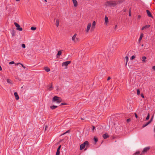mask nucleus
Instances as JSON below:
<instances>
[{"mask_svg": "<svg viewBox=\"0 0 155 155\" xmlns=\"http://www.w3.org/2000/svg\"><path fill=\"white\" fill-rule=\"evenodd\" d=\"M129 15L130 17L131 16V10L130 9H129Z\"/></svg>", "mask_w": 155, "mask_h": 155, "instance_id": "obj_28", "label": "nucleus"}, {"mask_svg": "<svg viewBox=\"0 0 155 155\" xmlns=\"http://www.w3.org/2000/svg\"><path fill=\"white\" fill-rule=\"evenodd\" d=\"M21 64V65L22 67H23L24 68H25V67L22 64Z\"/></svg>", "mask_w": 155, "mask_h": 155, "instance_id": "obj_44", "label": "nucleus"}, {"mask_svg": "<svg viewBox=\"0 0 155 155\" xmlns=\"http://www.w3.org/2000/svg\"><path fill=\"white\" fill-rule=\"evenodd\" d=\"M150 148V147H145L143 149L142 151V152L143 153H145L147 152L148 150Z\"/></svg>", "mask_w": 155, "mask_h": 155, "instance_id": "obj_11", "label": "nucleus"}, {"mask_svg": "<svg viewBox=\"0 0 155 155\" xmlns=\"http://www.w3.org/2000/svg\"><path fill=\"white\" fill-rule=\"evenodd\" d=\"M143 46V44H142V45H141V46H142V47Z\"/></svg>", "mask_w": 155, "mask_h": 155, "instance_id": "obj_56", "label": "nucleus"}, {"mask_svg": "<svg viewBox=\"0 0 155 155\" xmlns=\"http://www.w3.org/2000/svg\"><path fill=\"white\" fill-rule=\"evenodd\" d=\"M143 33H141L140 34V38H139V41H141V40H142V38L143 37Z\"/></svg>", "mask_w": 155, "mask_h": 155, "instance_id": "obj_19", "label": "nucleus"}, {"mask_svg": "<svg viewBox=\"0 0 155 155\" xmlns=\"http://www.w3.org/2000/svg\"><path fill=\"white\" fill-rule=\"evenodd\" d=\"M59 21L58 19H57L56 20V25L57 27H58L59 25Z\"/></svg>", "mask_w": 155, "mask_h": 155, "instance_id": "obj_22", "label": "nucleus"}, {"mask_svg": "<svg viewBox=\"0 0 155 155\" xmlns=\"http://www.w3.org/2000/svg\"><path fill=\"white\" fill-rule=\"evenodd\" d=\"M135 58V57L134 55H133L131 56V60H133V59H134V58Z\"/></svg>", "mask_w": 155, "mask_h": 155, "instance_id": "obj_34", "label": "nucleus"}, {"mask_svg": "<svg viewBox=\"0 0 155 155\" xmlns=\"http://www.w3.org/2000/svg\"><path fill=\"white\" fill-rule=\"evenodd\" d=\"M152 69L154 71H155V66H153Z\"/></svg>", "mask_w": 155, "mask_h": 155, "instance_id": "obj_41", "label": "nucleus"}, {"mask_svg": "<svg viewBox=\"0 0 155 155\" xmlns=\"http://www.w3.org/2000/svg\"><path fill=\"white\" fill-rule=\"evenodd\" d=\"M146 12H147V15H148V16L149 17H152V18L153 17V16L152 15V14L148 10H146Z\"/></svg>", "mask_w": 155, "mask_h": 155, "instance_id": "obj_13", "label": "nucleus"}, {"mask_svg": "<svg viewBox=\"0 0 155 155\" xmlns=\"http://www.w3.org/2000/svg\"><path fill=\"white\" fill-rule=\"evenodd\" d=\"M69 131V130H68L67 131H66L65 132H67V133H68Z\"/></svg>", "mask_w": 155, "mask_h": 155, "instance_id": "obj_50", "label": "nucleus"}, {"mask_svg": "<svg viewBox=\"0 0 155 155\" xmlns=\"http://www.w3.org/2000/svg\"><path fill=\"white\" fill-rule=\"evenodd\" d=\"M149 118H150V114L149 113H148V115H147V117L146 118V120H148L149 119Z\"/></svg>", "mask_w": 155, "mask_h": 155, "instance_id": "obj_29", "label": "nucleus"}, {"mask_svg": "<svg viewBox=\"0 0 155 155\" xmlns=\"http://www.w3.org/2000/svg\"><path fill=\"white\" fill-rule=\"evenodd\" d=\"M36 29V27H31V29L32 30H35Z\"/></svg>", "mask_w": 155, "mask_h": 155, "instance_id": "obj_26", "label": "nucleus"}, {"mask_svg": "<svg viewBox=\"0 0 155 155\" xmlns=\"http://www.w3.org/2000/svg\"><path fill=\"white\" fill-rule=\"evenodd\" d=\"M93 130H94L95 129V127L94 126L93 127Z\"/></svg>", "mask_w": 155, "mask_h": 155, "instance_id": "obj_52", "label": "nucleus"}, {"mask_svg": "<svg viewBox=\"0 0 155 155\" xmlns=\"http://www.w3.org/2000/svg\"><path fill=\"white\" fill-rule=\"evenodd\" d=\"M110 78H111L110 77H108L107 78V81L109 80L110 79Z\"/></svg>", "mask_w": 155, "mask_h": 155, "instance_id": "obj_43", "label": "nucleus"}, {"mask_svg": "<svg viewBox=\"0 0 155 155\" xmlns=\"http://www.w3.org/2000/svg\"><path fill=\"white\" fill-rule=\"evenodd\" d=\"M58 107V106L56 105H53L52 106H51L50 107L52 110H54L57 108Z\"/></svg>", "mask_w": 155, "mask_h": 155, "instance_id": "obj_17", "label": "nucleus"}, {"mask_svg": "<svg viewBox=\"0 0 155 155\" xmlns=\"http://www.w3.org/2000/svg\"><path fill=\"white\" fill-rule=\"evenodd\" d=\"M137 95H139L140 94V91L139 89H137Z\"/></svg>", "mask_w": 155, "mask_h": 155, "instance_id": "obj_27", "label": "nucleus"}, {"mask_svg": "<svg viewBox=\"0 0 155 155\" xmlns=\"http://www.w3.org/2000/svg\"><path fill=\"white\" fill-rule=\"evenodd\" d=\"M62 101L61 98L57 96H54L52 99V102H54L56 101L57 103H60Z\"/></svg>", "mask_w": 155, "mask_h": 155, "instance_id": "obj_3", "label": "nucleus"}, {"mask_svg": "<svg viewBox=\"0 0 155 155\" xmlns=\"http://www.w3.org/2000/svg\"><path fill=\"white\" fill-rule=\"evenodd\" d=\"M62 51H59L57 54V55H60L61 54Z\"/></svg>", "mask_w": 155, "mask_h": 155, "instance_id": "obj_24", "label": "nucleus"}, {"mask_svg": "<svg viewBox=\"0 0 155 155\" xmlns=\"http://www.w3.org/2000/svg\"><path fill=\"white\" fill-rule=\"evenodd\" d=\"M123 11L124 12H125L127 10L126 9H124L123 10Z\"/></svg>", "mask_w": 155, "mask_h": 155, "instance_id": "obj_47", "label": "nucleus"}, {"mask_svg": "<svg viewBox=\"0 0 155 155\" xmlns=\"http://www.w3.org/2000/svg\"><path fill=\"white\" fill-rule=\"evenodd\" d=\"M135 116L136 118L137 117V115L136 113H135Z\"/></svg>", "mask_w": 155, "mask_h": 155, "instance_id": "obj_45", "label": "nucleus"}, {"mask_svg": "<svg viewBox=\"0 0 155 155\" xmlns=\"http://www.w3.org/2000/svg\"><path fill=\"white\" fill-rule=\"evenodd\" d=\"M2 67H1V66L0 65V71H2Z\"/></svg>", "mask_w": 155, "mask_h": 155, "instance_id": "obj_48", "label": "nucleus"}, {"mask_svg": "<svg viewBox=\"0 0 155 155\" xmlns=\"http://www.w3.org/2000/svg\"><path fill=\"white\" fill-rule=\"evenodd\" d=\"M15 63V62L14 61H11L10 62H9V64H14Z\"/></svg>", "mask_w": 155, "mask_h": 155, "instance_id": "obj_36", "label": "nucleus"}, {"mask_svg": "<svg viewBox=\"0 0 155 155\" xmlns=\"http://www.w3.org/2000/svg\"><path fill=\"white\" fill-rule=\"evenodd\" d=\"M74 5V7H76L78 5V2L76 0H72Z\"/></svg>", "mask_w": 155, "mask_h": 155, "instance_id": "obj_14", "label": "nucleus"}, {"mask_svg": "<svg viewBox=\"0 0 155 155\" xmlns=\"http://www.w3.org/2000/svg\"><path fill=\"white\" fill-rule=\"evenodd\" d=\"M94 140L95 141V143H96L98 141V139L96 137H94Z\"/></svg>", "mask_w": 155, "mask_h": 155, "instance_id": "obj_25", "label": "nucleus"}, {"mask_svg": "<svg viewBox=\"0 0 155 155\" xmlns=\"http://www.w3.org/2000/svg\"><path fill=\"white\" fill-rule=\"evenodd\" d=\"M152 120V119L149 121L148 122H147L146 124H143L142 126V127L144 128L145 127L147 126V125H148L149 124H150Z\"/></svg>", "mask_w": 155, "mask_h": 155, "instance_id": "obj_12", "label": "nucleus"}, {"mask_svg": "<svg viewBox=\"0 0 155 155\" xmlns=\"http://www.w3.org/2000/svg\"><path fill=\"white\" fill-rule=\"evenodd\" d=\"M21 47L24 48H25V44H22L21 45Z\"/></svg>", "mask_w": 155, "mask_h": 155, "instance_id": "obj_32", "label": "nucleus"}, {"mask_svg": "<svg viewBox=\"0 0 155 155\" xmlns=\"http://www.w3.org/2000/svg\"><path fill=\"white\" fill-rule=\"evenodd\" d=\"M20 0H16V1H19Z\"/></svg>", "mask_w": 155, "mask_h": 155, "instance_id": "obj_54", "label": "nucleus"}, {"mask_svg": "<svg viewBox=\"0 0 155 155\" xmlns=\"http://www.w3.org/2000/svg\"><path fill=\"white\" fill-rule=\"evenodd\" d=\"M109 135L107 133L104 134L103 135V137L104 139H106L107 138L109 137Z\"/></svg>", "mask_w": 155, "mask_h": 155, "instance_id": "obj_15", "label": "nucleus"}, {"mask_svg": "<svg viewBox=\"0 0 155 155\" xmlns=\"http://www.w3.org/2000/svg\"><path fill=\"white\" fill-rule=\"evenodd\" d=\"M118 3H121V2L117 1H108L105 3L104 5L106 6L114 7L117 5Z\"/></svg>", "mask_w": 155, "mask_h": 155, "instance_id": "obj_1", "label": "nucleus"}, {"mask_svg": "<svg viewBox=\"0 0 155 155\" xmlns=\"http://www.w3.org/2000/svg\"><path fill=\"white\" fill-rule=\"evenodd\" d=\"M47 127H45V130H46V128H47Z\"/></svg>", "mask_w": 155, "mask_h": 155, "instance_id": "obj_53", "label": "nucleus"}, {"mask_svg": "<svg viewBox=\"0 0 155 155\" xmlns=\"http://www.w3.org/2000/svg\"><path fill=\"white\" fill-rule=\"evenodd\" d=\"M14 95L15 97V99L16 100H18L19 99V96L16 92H15Z\"/></svg>", "mask_w": 155, "mask_h": 155, "instance_id": "obj_16", "label": "nucleus"}, {"mask_svg": "<svg viewBox=\"0 0 155 155\" xmlns=\"http://www.w3.org/2000/svg\"><path fill=\"white\" fill-rule=\"evenodd\" d=\"M150 27V25H147L143 26L141 28V30H144Z\"/></svg>", "mask_w": 155, "mask_h": 155, "instance_id": "obj_8", "label": "nucleus"}, {"mask_svg": "<svg viewBox=\"0 0 155 155\" xmlns=\"http://www.w3.org/2000/svg\"><path fill=\"white\" fill-rule=\"evenodd\" d=\"M14 24L16 27V29L20 31L22 30V28L20 27V25L16 22H14Z\"/></svg>", "mask_w": 155, "mask_h": 155, "instance_id": "obj_5", "label": "nucleus"}, {"mask_svg": "<svg viewBox=\"0 0 155 155\" xmlns=\"http://www.w3.org/2000/svg\"><path fill=\"white\" fill-rule=\"evenodd\" d=\"M91 23H89L88 24L86 29V31L87 33L89 31L90 29L91 28Z\"/></svg>", "mask_w": 155, "mask_h": 155, "instance_id": "obj_7", "label": "nucleus"}, {"mask_svg": "<svg viewBox=\"0 0 155 155\" xmlns=\"http://www.w3.org/2000/svg\"><path fill=\"white\" fill-rule=\"evenodd\" d=\"M67 104V103H61L60 105H66Z\"/></svg>", "mask_w": 155, "mask_h": 155, "instance_id": "obj_38", "label": "nucleus"}, {"mask_svg": "<svg viewBox=\"0 0 155 155\" xmlns=\"http://www.w3.org/2000/svg\"><path fill=\"white\" fill-rule=\"evenodd\" d=\"M89 144L88 142L87 141H85L84 143L81 144L80 146V150H82L84 149L85 146H88Z\"/></svg>", "mask_w": 155, "mask_h": 155, "instance_id": "obj_4", "label": "nucleus"}, {"mask_svg": "<svg viewBox=\"0 0 155 155\" xmlns=\"http://www.w3.org/2000/svg\"><path fill=\"white\" fill-rule=\"evenodd\" d=\"M71 61H68L65 62H63L62 64V66H65L66 68H67V67L68 64H70L71 63Z\"/></svg>", "mask_w": 155, "mask_h": 155, "instance_id": "obj_6", "label": "nucleus"}, {"mask_svg": "<svg viewBox=\"0 0 155 155\" xmlns=\"http://www.w3.org/2000/svg\"><path fill=\"white\" fill-rule=\"evenodd\" d=\"M105 24L107 25L109 22L108 18L107 17L105 16L104 18Z\"/></svg>", "mask_w": 155, "mask_h": 155, "instance_id": "obj_10", "label": "nucleus"}, {"mask_svg": "<svg viewBox=\"0 0 155 155\" xmlns=\"http://www.w3.org/2000/svg\"><path fill=\"white\" fill-rule=\"evenodd\" d=\"M141 97H142V98H144V95H143V94H141Z\"/></svg>", "mask_w": 155, "mask_h": 155, "instance_id": "obj_42", "label": "nucleus"}, {"mask_svg": "<svg viewBox=\"0 0 155 155\" xmlns=\"http://www.w3.org/2000/svg\"><path fill=\"white\" fill-rule=\"evenodd\" d=\"M61 147V145L59 146L57 150L60 151Z\"/></svg>", "mask_w": 155, "mask_h": 155, "instance_id": "obj_39", "label": "nucleus"}, {"mask_svg": "<svg viewBox=\"0 0 155 155\" xmlns=\"http://www.w3.org/2000/svg\"><path fill=\"white\" fill-rule=\"evenodd\" d=\"M141 18V16L140 15H138L137 17V19H140Z\"/></svg>", "mask_w": 155, "mask_h": 155, "instance_id": "obj_37", "label": "nucleus"}, {"mask_svg": "<svg viewBox=\"0 0 155 155\" xmlns=\"http://www.w3.org/2000/svg\"><path fill=\"white\" fill-rule=\"evenodd\" d=\"M142 62H145V60L146 59H147V58L145 56H143L142 57Z\"/></svg>", "mask_w": 155, "mask_h": 155, "instance_id": "obj_23", "label": "nucleus"}, {"mask_svg": "<svg viewBox=\"0 0 155 155\" xmlns=\"http://www.w3.org/2000/svg\"><path fill=\"white\" fill-rule=\"evenodd\" d=\"M140 153V152L139 151H137L134 154L135 155L139 154Z\"/></svg>", "mask_w": 155, "mask_h": 155, "instance_id": "obj_31", "label": "nucleus"}, {"mask_svg": "<svg viewBox=\"0 0 155 155\" xmlns=\"http://www.w3.org/2000/svg\"><path fill=\"white\" fill-rule=\"evenodd\" d=\"M60 153V151L57 150L56 153V155H59Z\"/></svg>", "mask_w": 155, "mask_h": 155, "instance_id": "obj_30", "label": "nucleus"}, {"mask_svg": "<svg viewBox=\"0 0 155 155\" xmlns=\"http://www.w3.org/2000/svg\"><path fill=\"white\" fill-rule=\"evenodd\" d=\"M45 70L47 72H49L50 71V69L48 67H45Z\"/></svg>", "mask_w": 155, "mask_h": 155, "instance_id": "obj_21", "label": "nucleus"}, {"mask_svg": "<svg viewBox=\"0 0 155 155\" xmlns=\"http://www.w3.org/2000/svg\"><path fill=\"white\" fill-rule=\"evenodd\" d=\"M71 40L72 42L74 44H76L79 42L80 39L77 37V34L75 33L72 36L71 38Z\"/></svg>", "mask_w": 155, "mask_h": 155, "instance_id": "obj_2", "label": "nucleus"}, {"mask_svg": "<svg viewBox=\"0 0 155 155\" xmlns=\"http://www.w3.org/2000/svg\"><path fill=\"white\" fill-rule=\"evenodd\" d=\"M21 64V63H18L17 64V65H18V64Z\"/></svg>", "mask_w": 155, "mask_h": 155, "instance_id": "obj_49", "label": "nucleus"}, {"mask_svg": "<svg viewBox=\"0 0 155 155\" xmlns=\"http://www.w3.org/2000/svg\"><path fill=\"white\" fill-rule=\"evenodd\" d=\"M11 34L13 37L15 35V32L14 31H12Z\"/></svg>", "mask_w": 155, "mask_h": 155, "instance_id": "obj_35", "label": "nucleus"}, {"mask_svg": "<svg viewBox=\"0 0 155 155\" xmlns=\"http://www.w3.org/2000/svg\"><path fill=\"white\" fill-rule=\"evenodd\" d=\"M7 81L8 83H11V81L9 79H7Z\"/></svg>", "mask_w": 155, "mask_h": 155, "instance_id": "obj_33", "label": "nucleus"}, {"mask_svg": "<svg viewBox=\"0 0 155 155\" xmlns=\"http://www.w3.org/2000/svg\"><path fill=\"white\" fill-rule=\"evenodd\" d=\"M81 120H84V118H81Z\"/></svg>", "mask_w": 155, "mask_h": 155, "instance_id": "obj_51", "label": "nucleus"}, {"mask_svg": "<svg viewBox=\"0 0 155 155\" xmlns=\"http://www.w3.org/2000/svg\"><path fill=\"white\" fill-rule=\"evenodd\" d=\"M131 120L130 119H128L127 120V122H129Z\"/></svg>", "mask_w": 155, "mask_h": 155, "instance_id": "obj_40", "label": "nucleus"}, {"mask_svg": "<svg viewBox=\"0 0 155 155\" xmlns=\"http://www.w3.org/2000/svg\"><path fill=\"white\" fill-rule=\"evenodd\" d=\"M45 0V2H47V0Z\"/></svg>", "mask_w": 155, "mask_h": 155, "instance_id": "obj_55", "label": "nucleus"}, {"mask_svg": "<svg viewBox=\"0 0 155 155\" xmlns=\"http://www.w3.org/2000/svg\"><path fill=\"white\" fill-rule=\"evenodd\" d=\"M142 155V154H140V155Z\"/></svg>", "mask_w": 155, "mask_h": 155, "instance_id": "obj_57", "label": "nucleus"}, {"mask_svg": "<svg viewBox=\"0 0 155 155\" xmlns=\"http://www.w3.org/2000/svg\"><path fill=\"white\" fill-rule=\"evenodd\" d=\"M125 60H126V64H125V66H126L127 65V63L128 61V59H129V58H128V57L127 56H126L125 57Z\"/></svg>", "mask_w": 155, "mask_h": 155, "instance_id": "obj_20", "label": "nucleus"}, {"mask_svg": "<svg viewBox=\"0 0 155 155\" xmlns=\"http://www.w3.org/2000/svg\"><path fill=\"white\" fill-rule=\"evenodd\" d=\"M67 133V132H65L63 134H61V136H62V135H64V134H66Z\"/></svg>", "mask_w": 155, "mask_h": 155, "instance_id": "obj_46", "label": "nucleus"}, {"mask_svg": "<svg viewBox=\"0 0 155 155\" xmlns=\"http://www.w3.org/2000/svg\"><path fill=\"white\" fill-rule=\"evenodd\" d=\"M53 89L52 85V84L51 85V86H48V89L49 91H51Z\"/></svg>", "mask_w": 155, "mask_h": 155, "instance_id": "obj_18", "label": "nucleus"}, {"mask_svg": "<svg viewBox=\"0 0 155 155\" xmlns=\"http://www.w3.org/2000/svg\"><path fill=\"white\" fill-rule=\"evenodd\" d=\"M96 25V22L94 21L92 24L91 27V29L92 30H94L95 28Z\"/></svg>", "mask_w": 155, "mask_h": 155, "instance_id": "obj_9", "label": "nucleus"}]
</instances>
